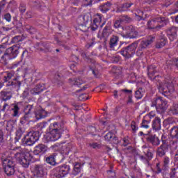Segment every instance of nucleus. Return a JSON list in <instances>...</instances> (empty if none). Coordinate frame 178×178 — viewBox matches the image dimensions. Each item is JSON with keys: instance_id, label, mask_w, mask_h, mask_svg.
Here are the masks:
<instances>
[{"instance_id": "obj_22", "label": "nucleus", "mask_w": 178, "mask_h": 178, "mask_svg": "<svg viewBox=\"0 0 178 178\" xmlns=\"http://www.w3.org/2000/svg\"><path fill=\"white\" fill-rule=\"evenodd\" d=\"M161 118L155 117L154 120L152 121V129L156 131H158L159 130H161Z\"/></svg>"}, {"instance_id": "obj_26", "label": "nucleus", "mask_w": 178, "mask_h": 178, "mask_svg": "<svg viewBox=\"0 0 178 178\" xmlns=\"http://www.w3.org/2000/svg\"><path fill=\"white\" fill-rule=\"evenodd\" d=\"M118 42H119V38L116 35H113L111 38L110 42H109L110 48L113 49V48H115L116 45H118Z\"/></svg>"}, {"instance_id": "obj_30", "label": "nucleus", "mask_w": 178, "mask_h": 178, "mask_svg": "<svg viewBox=\"0 0 178 178\" xmlns=\"http://www.w3.org/2000/svg\"><path fill=\"white\" fill-rule=\"evenodd\" d=\"M112 72L113 73L115 79H120L122 76V68L120 67H113Z\"/></svg>"}, {"instance_id": "obj_19", "label": "nucleus", "mask_w": 178, "mask_h": 178, "mask_svg": "<svg viewBox=\"0 0 178 178\" xmlns=\"http://www.w3.org/2000/svg\"><path fill=\"white\" fill-rule=\"evenodd\" d=\"M37 49L42 52H51V45L47 42H40L35 44Z\"/></svg>"}, {"instance_id": "obj_12", "label": "nucleus", "mask_w": 178, "mask_h": 178, "mask_svg": "<svg viewBox=\"0 0 178 178\" xmlns=\"http://www.w3.org/2000/svg\"><path fill=\"white\" fill-rule=\"evenodd\" d=\"M33 173L36 177L42 178L44 176H47V167L44 164H35Z\"/></svg>"}, {"instance_id": "obj_50", "label": "nucleus", "mask_w": 178, "mask_h": 178, "mask_svg": "<svg viewBox=\"0 0 178 178\" xmlns=\"http://www.w3.org/2000/svg\"><path fill=\"white\" fill-rule=\"evenodd\" d=\"M177 168H172L170 169V172L169 173L170 178H175L176 177V175L177 174Z\"/></svg>"}, {"instance_id": "obj_24", "label": "nucleus", "mask_w": 178, "mask_h": 178, "mask_svg": "<svg viewBox=\"0 0 178 178\" xmlns=\"http://www.w3.org/2000/svg\"><path fill=\"white\" fill-rule=\"evenodd\" d=\"M133 5H134V3H123L122 6H120L117 9V12H126V11L129 10V9H130V8H131V6H133Z\"/></svg>"}, {"instance_id": "obj_35", "label": "nucleus", "mask_w": 178, "mask_h": 178, "mask_svg": "<svg viewBox=\"0 0 178 178\" xmlns=\"http://www.w3.org/2000/svg\"><path fill=\"white\" fill-rule=\"evenodd\" d=\"M20 86H22V82L19 81H16V79L14 80V81H9L8 84L6 85L7 87H13L20 88Z\"/></svg>"}, {"instance_id": "obj_21", "label": "nucleus", "mask_w": 178, "mask_h": 178, "mask_svg": "<svg viewBox=\"0 0 178 178\" xmlns=\"http://www.w3.org/2000/svg\"><path fill=\"white\" fill-rule=\"evenodd\" d=\"M44 88V85L38 84L36 86H35V88L30 90V92L32 95H37V94H40V92H42Z\"/></svg>"}, {"instance_id": "obj_29", "label": "nucleus", "mask_w": 178, "mask_h": 178, "mask_svg": "<svg viewBox=\"0 0 178 178\" xmlns=\"http://www.w3.org/2000/svg\"><path fill=\"white\" fill-rule=\"evenodd\" d=\"M1 97L3 101H8V99L12 98V92L3 90L1 92Z\"/></svg>"}, {"instance_id": "obj_15", "label": "nucleus", "mask_w": 178, "mask_h": 178, "mask_svg": "<svg viewBox=\"0 0 178 178\" xmlns=\"http://www.w3.org/2000/svg\"><path fill=\"white\" fill-rule=\"evenodd\" d=\"M127 33L123 35L124 38H137L138 37V31H136V28L133 26L126 27Z\"/></svg>"}, {"instance_id": "obj_5", "label": "nucleus", "mask_w": 178, "mask_h": 178, "mask_svg": "<svg viewBox=\"0 0 178 178\" xmlns=\"http://www.w3.org/2000/svg\"><path fill=\"white\" fill-rule=\"evenodd\" d=\"M151 106H155L157 112L163 113L168 108V102L162 97H156L152 100Z\"/></svg>"}, {"instance_id": "obj_55", "label": "nucleus", "mask_w": 178, "mask_h": 178, "mask_svg": "<svg viewBox=\"0 0 178 178\" xmlns=\"http://www.w3.org/2000/svg\"><path fill=\"white\" fill-rule=\"evenodd\" d=\"M99 26V24H97V22H94L90 25V30L92 31H96V30H98V27Z\"/></svg>"}, {"instance_id": "obj_8", "label": "nucleus", "mask_w": 178, "mask_h": 178, "mask_svg": "<svg viewBox=\"0 0 178 178\" xmlns=\"http://www.w3.org/2000/svg\"><path fill=\"white\" fill-rule=\"evenodd\" d=\"M162 144L157 148L156 155L160 158L165 156L166 153L169 152V143H168V136L162 135L161 136Z\"/></svg>"}, {"instance_id": "obj_41", "label": "nucleus", "mask_w": 178, "mask_h": 178, "mask_svg": "<svg viewBox=\"0 0 178 178\" xmlns=\"http://www.w3.org/2000/svg\"><path fill=\"white\" fill-rule=\"evenodd\" d=\"M30 118H31L30 115L24 113V116L20 118L19 123H21V124H26V123L30 120Z\"/></svg>"}, {"instance_id": "obj_60", "label": "nucleus", "mask_w": 178, "mask_h": 178, "mask_svg": "<svg viewBox=\"0 0 178 178\" xmlns=\"http://www.w3.org/2000/svg\"><path fill=\"white\" fill-rule=\"evenodd\" d=\"M139 159L141 161H143V162H145V163H147V165H149V160H148V159L147 158V156H144L143 155H139Z\"/></svg>"}, {"instance_id": "obj_33", "label": "nucleus", "mask_w": 178, "mask_h": 178, "mask_svg": "<svg viewBox=\"0 0 178 178\" xmlns=\"http://www.w3.org/2000/svg\"><path fill=\"white\" fill-rule=\"evenodd\" d=\"M69 83L71 84V86H81L83 83V80L77 78H74V79H69Z\"/></svg>"}, {"instance_id": "obj_54", "label": "nucleus", "mask_w": 178, "mask_h": 178, "mask_svg": "<svg viewBox=\"0 0 178 178\" xmlns=\"http://www.w3.org/2000/svg\"><path fill=\"white\" fill-rule=\"evenodd\" d=\"M170 162V160L169 159V157L165 156L163 159V166L165 169H167V168H169Z\"/></svg>"}, {"instance_id": "obj_39", "label": "nucleus", "mask_w": 178, "mask_h": 178, "mask_svg": "<svg viewBox=\"0 0 178 178\" xmlns=\"http://www.w3.org/2000/svg\"><path fill=\"white\" fill-rule=\"evenodd\" d=\"M8 59H10V57H9L8 55L5 52L1 58L0 63L5 65H8Z\"/></svg>"}, {"instance_id": "obj_51", "label": "nucleus", "mask_w": 178, "mask_h": 178, "mask_svg": "<svg viewBox=\"0 0 178 178\" xmlns=\"http://www.w3.org/2000/svg\"><path fill=\"white\" fill-rule=\"evenodd\" d=\"M131 129H132L133 133H136L138 130V125L135 121H132L131 123Z\"/></svg>"}, {"instance_id": "obj_25", "label": "nucleus", "mask_w": 178, "mask_h": 178, "mask_svg": "<svg viewBox=\"0 0 178 178\" xmlns=\"http://www.w3.org/2000/svg\"><path fill=\"white\" fill-rule=\"evenodd\" d=\"M55 156H56L55 154H51L45 159V161L51 166H56L57 163Z\"/></svg>"}, {"instance_id": "obj_14", "label": "nucleus", "mask_w": 178, "mask_h": 178, "mask_svg": "<svg viewBox=\"0 0 178 178\" xmlns=\"http://www.w3.org/2000/svg\"><path fill=\"white\" fill-rule=\"evenodd\" d=\"M81 56H82V58H83V59L88 60V61H87L88 63H90V65H89L90 70H91L92 74H94V76H97V74H98V71L97 70V69H95V67H96L95 60L88 58V56H87V54L84 51H83L81 53Z\"/></svg>"}, {"instance_id": "obj_13", "label": "nucleus", "mask_w": 178, "mask_h": 178, "mask_svg": "<svg viewBox=\"0 0 178 178\" xmlns=\"http://www.w3.org/2000/svg\"><path fill=\"white\" fill-rule=\"evenodd\" d=\"M22 49V48L20 47L19 44H16L7 49L5 52L10 57V59H15Z\"/></svg>"}, {"instance_id": "obj_20", "label": "nucleus", "mask_w": 178, "mask_h": 178, "mask_svg": "<svg viewBox=\"0 0 178 178\" xmlns=\"http://www.w3.org/2000/svg\"><path fill=\"white\" fill-rule=\"evenodd\" d=\"M155 73H158V68H156V66L154 65H150L147 67V75L148 77L150 79V80H154L155 79ZM154 77V78H152Z\"/></svg>"}, {"instance_id": "obj_52", "label": "nucleus", "mask_w": 178, "mask_h": 178, "mask_svg": "<svg viewBox=\"0 0 178 178\" xmlns=\"http://www.w3.org/2000/svg\"><path fill=\"white\" fill-rule=\"evenodd\" d=\"M113 136L114 135L112 132H108L104 136V138L106 141H108V143H111V140H112Z\"/></svg>"}, {"instance_id": "obj_23", "label": "nucleus", "mask_w": 178, "mask_h": 178, "mask_svg": "<svg viewBox=\"0 0 178 178\" xmlns=\"http://www.w3.org/2000/svg\"><path fill=\"white\" fill-rule=\"evenodd\" d=\"M111 8H112V3L108 1L100 5L99 9L102 13H106V12H109V10H111Z\"/></svg>"}, {"instance_id": "obj_37", "label": "nucleus", "mask_w": 178, "mask_h": 178, "mask_svg": "<svg viewBox=\"0 0 178 178\" xmlns=\"http://www.w3.org/2000/svg\"><path fill=\"white\" fill-rule=\"evenodd\" d=\"M13 76H15V72H7L4 73V76H3V81L6 83V81H9V80H10V79H12L13 77Z\"/></svg>"}, {"instance_id": "obj_36", "label": "nucleus", "mask_w": 178, "mask_h": 178, "mask_svg": "<svg viewBox=\"0 0 178 178\" xmlns=\"http://www.w3.org/2000/svg\"><path fill=\"white\" fill-rule=\"evenodd\" d=\"M120 19L122 23H131L133 22V19L127 15H122Z\"/></svg>"}, {"instance_id": "obj_4", "label": "nucleus", "mask_w": 178, "mask_h": 178, "mask_svg": "<svg viewBox=\"0 0 178 178\" xmlns=\"http://www.w3.org/2000/svg\"><path fill=\"white\" fill-rule=\"evenodd\" d=\"M2 162L3 169L6 176H8V177L13 176V175H15V172H16V170L15 169L16 163H15L12 159H2Z\"/></svg>"}, {"instance_id": "obj_64", "label": "nucleus", "mask_w": 178, "mask_h": 178, "mask_svg": "<svg viewBox=\"0 0 178 178\" xmlns=\"http://www.w3.org/2000/svg\"><path fill=\"white\" fill-rule=\"evenodd\" d=\"M178 12V0L175 3V7L172 10V13H177Z\"/></svg>"}, {"instance_id": "obj_1", "label": "nucleus", "mask_w": 178, "mask_h": 178, "mask_svg": "<svg viewBox=\"0 0 178 178\" xmlns=\"http://www.w3.org/2000/svg\"><path fill=\"white\" fill-rule=\"evenodd\" d=\"M65 127L63 123L54 122L49 127V136H48L49 141H57L63 134V128Z\"/></svg>"}, {"instance_id": "obj_46", "label": "nucleus", "mask_w": 178, "mask_h": 178, "mask_svg": "<svg viewBox=\"0 0 178 178\" xmlns=\"http://www.w3.org/2000/svg\"><path fill=\"white\" fill-rule=\"evenodd\" d=\"M140 127L142 129H149V120L143 119L142 121V123L140 124Z\"/></svg>"}, {"instance_id": "obj_9", "label": "nucleus", "mask_w": 178, "mask_h": 178, "mask_svg": "<svg viewBox=\"0 0 178 178\" xmlns=\"http://www.w3.org/2000/svg\"><path fill=\"white\" fill-rule=\"evenodd\" d=\"M70 172V166L64 164L53 169V176L56 178L65 177Z\"/></svg>"}, {"instance_id": "obj_18", "label": "nucleus", "mask_w": 178, "mask_h": 178, "mask_svg": "<svg viewBox=\"0 0 178 178\" xmlns=\"http://www.w3.org/2000/svg\"><path fill=\"white\" fill-rule=\"evenodd\" d=\"M178 28L176 26H172L167 29V35L170 41H175L177 38Z\"/></svg>"}, {"instance_id": "obj_16", "label": "nucleus", "mask_w": 178, "mask_h": 178, "mask_svg": "<svg viewBox=\"0 0 178 178\" xmlns=\"http://www.w3.org/2000/svg\"><path fill=\"white\" fill-rule=\"evenodd\" d=\"M146 141L152 147H158L161 144V140L156 135H149L146 137Z\"/></svg>"}, {"instance_id": "obj_57", "label": "nucleus", "mask_w": 178, "mask_h": 178, "mask_svg": "<svg viewBox=\"0 0 178 178\" xmlns=\"http://www.w3.org/2000/svg\"><path fill=\"white\" fill-rule=\"evenodd\" d=\"M19 10L21 13H24V12H26V4H24V3H20Z\"/></svg>"}, {"instance_id": "obj_62", "label": "nucleus", "mask_w": 178, "mask_h": 178, "mask_svg": "<svg viewBox=\"0 0 178 178\" xmlns=\"http://www.w3.org/2000/svg\"><path fill=\"white\" fill-rule=\"evenodd\" d=\"M110 143L111 144H119V139L118 138V137H116V136H115V135H113Z\"/></svg>"}, {"instance_id": "obj_28", "label": "nucleus", "mask_w": 178, "mask_h": 178, "mask_svg": "<svg viewBox=\"0 0 178 178\" xmlns=\"http://www.w3.org/2000/svg\"><path fill=\"white\" fill-rule=\"evenodd\" d=\"M81 172V164L79 163H76L74 165V168L72 170V172H71V175L73 176H77L78 174Z\"/></svg>"}, {"instance_id": "obj_58", "label": "nucleus", "mask_w": 178, "mask_h": 178, "mask_svg": "<svg viewBox=\"0 0 178 178\" xmlns=\"http://www.w3.org/2000/svg\"><path fill=\"white\" fill-rule=\"evenodd\" d=\"M107 173H108V177L109 178L116 177V173L115 172V171H113L112 170L107 171Z\"/></svg>"}, {"instance_id": "obj_40", "label": "nucleus", "mask_w": 178, "mask_h": 178, "mask_svg": "<svg viewBox=\"0 0 178 178\" xmlns=\"http://www.w3.org/2000/svg\"><path fill=\"white\" fill-rule=\"evenodd\" d=\"M55 41H56L58 45H59L60 47H63V48H64V49H67V51L69 49H70V47H69V46L65 44V42H62L60 40H59V38H58L57 37H56L54 38Z\"/></svg>"}, {"instance_id": "obj_53", "label": "nucleus", "mask_w": 178, "mask_h": 178, "mask_svg": "<svg viewBox=\"0 0 178 178\" xmlns=\"http://www.w3.org/2000/svg\"><path fill=\"white\" fill-rule=\"evenodd\" d=\"M122 141H123V143H122L123 147H127V145H129V144H131L130 138H129V137L123 138Z\"/></svg>"}, {"instance_id": "obj_47", "label": "nucleus", "mask_w": 178, "mask_h": 178, "mask_svg": "<svg viewBox=\"0 0 178 178\" xmlns=\"http://www.w3.org/2000/svg\"><path fill=\"white\" fill-rule=\"evenodd\" d=\"M122 20L120 19V18H119V19H116L113 22V26L115 29H120V27H122V29H123V26H122Z\"/></svg>"}, {"instance_id": "obj_59", "label": "nucleus", "mask_w": 178, "mask_h": 178, "mask_svg": "<svg viewBox=\"0 0 178 178\" xmlns=\"http://www.w3.org/2000/svg\"><path fill=\"white\" fill-rule=\"evenodd\" d=\"M3 19L9 23L12 20V15H10V13H6L3 15Z\"/></svg>"}, {"instance_id": "obj_32", "label": "nucleus", "mask_w": 178, "mask_h": 178, "mask_svg": "<svg viewBox=\"0 0 178 178\" xmlns=\"http://www.w3.org/2000/svg\"><path fill=\"white\" fill-rule=\"evenodd\" d=\"M170 137H172V138L178 140V127L174 126L170 129Z\"/></svg>"}, {"instance_id": "obj_34", "label": "nucleus", "mask_w": 178, "mask_h": 178, "mask_svg": "<svg viewBox=\"0 0 178 178\" xmlns=\"http://www.w3.org/2000/svg\"><path fill=\"white\" fill-rule=\"evenodd\" d=\"M11 111H13V114L12 116L13 118H19V112H20V107H19V106L17 104H15L13 108L11 109Z\"/></svg>"}, {"instance_id": "obj_31", "label": "nucleus", "mask_w": 178, "mask_h": 178, "mask_svg": "<svg viewBox=\"0 0 178 178\" xmlns=\"http://www.w3.org/2000/svg\"><path fill=\"white\" fill-rule=\"evenodd\" d=\"M143 154H145V156H146V158L148 159V161H151V159H152L154 157V154L148 147L143 148Z\"/></svg>"}, {"instance_id": "obj_11", "label": "nucleus", "mask_w": 178, "mask_h": 178, "mask_svg": "<svg viewBox=\"0 0 178 178\" xmlns=\"http://www.w3.org/2000/svg\"><path fill=\"white\" fill-rule=\"evenodd\" d=\"M154 41H155V37L154 36H149L147 39L142 40L136 52L137 55L138 56L143 55V49H145V48L149 47Z\"/></svg>"}, {"instance_id": "obj_45", "label": "nucleus", "mask_w": 178, "mask_h": 178, "mask_svg": "<svg viewBox=\"0 0 178 178\" xmlns=\"http://www.w3.org/2000/svg\"><path fill=\"white\" fill-rule=\"evenodd\" d=\"M21 41H23V37L21 35H17L12 38L11 42L13 44H17L19 42H21Z\"/></svg>"}, {"instance_id": "obj_42", "label": "nucleus", "mask_w": 178, "mask_h": 178, "mask_svg": "<svg viewBox=\"0 0 178 178\" xmlns=\"http://www.w3.org/2000/svg\"><path fill=\"white\" fill-rule=\"evenodd\" d=\"M111 31V26H106L102 31V35L104 37V38H106L108 35H109V32Z\"/></svg>"}, {"instance_id": "obj_6", "label": "nucleus", "mask_w": 178, "mask_h": 178, "mask_svg": "<svg viewBox=\"0 0 178 178\" xmlns=\"http://www.w3.org/2000/svg\"><path fill=\"white\" fill-rule=\"evenodd\" d=\"M138 47V42H134L127 47H123L120 51V54L124 56L125 60L133 58L136 54V49Z\"/></svg>"}, {"instance_id": "obj_44", "label": "nucleus", "mask_w": 178, "mask_h": 178, "mask_svg": "<svg viewBox=\"0 0 178 178\" xmlns=\"http://www.w3.org/2000/svg\"><path fill=\"white\" fill-rule=\"evenodd\" d=\"M22 136H23V131L21 129V128H19L15 132V140L19 141V140L22 138Z\"/></svg>"}, {"instance_id": "obj_48", "label": "nucleus", "mask_w": 178, "mask_h": 178, "mask_svg": "<svg viewBox=\"0 0 178 178\" xmlns=\"http://www.w3.org/2000/svg\"><path fill=\"white\" fill-rule=\"evenodd\" d=\"M102 22V15L101 14H96L95 17L93 20L94 23H97V24H99Z\"/></svg>"}, {"instance_id": "obj_38", "label": "nucleus", "mask_w": 178, "mask_h": 178, "mask_svg": "<svg viewBox=\"0 0 178 178\" xmlns=\"http://www.w3.org/2000/svg\"><path fill=\"white\" fill-rule=\"evenodd\" d=\"M25 30L27 31L29 34H35V33H37V29L29 24L25 25Z\"/></svg>"}, {"instance_id": "obj_43", "label": "nucleus", "mask_w": 178, "mask_h": 178, "mask_svg": "<svg viewBox=\"0 0 178 178\" xmlns=\"http://www.w3.org/2000/svg\"><path fill=\"white\" fill-rule=\"evenodd\" d=\"M166 45V40L165 39H161L159 42H158L156 44V48L158 49H160V48H163Z\"/></svg>"}, {"instance_id": "obj_63", "label": "nucleus", "mask_w": 178, "mask_h": 178, "mask_svg": "<svg viewBox=\"0 0 178 178\" xmlns=\"http://www.w3.org/2000/svg\"><path fill=\"white\" fill-rule=\"evenodd\" d=\"M165 122L167 123V124H175L176 123V122H175V120H173V118H172L166 119Z\"/></svg>"}, {"instance_id": "obj_27", "label": "nucleus", "mask_w": 178, "mask_h": 178, "mask_svg": "<svg viewBox=\"0 0 178 178\" xmlns=\"http://www.w3.org/2000/svg\"><path fill=\"white\" fill-rule=\"evenodd\" d=\"M24 112L25 113V115H28V116H32L33 115V112H35V109L34 108V106L33 105H27L24 110Z\"/></svg>"}, {"instance_id": "obj_10", "label": "nucleus", "mask_w": 178, "mask_h": 178, "mask_svg": "<svg viewBox=\"0 0 178 178\" xmlns=\"http://www.w3.org/2000/svg\"><path fill=\"white\" fill-rule=\"evenodd\" d=\"M157 88L160 94H163L164 97H170L175 92V88H172L171 89L168 87V84L163 83L161 81H159L157 83Z\"/></svg>"}, {"instance_id": "obj_3", "label": "nucleus", "mask_w": 178, "mask_h": 178, "mask_svg": "<svg viewBox=\"0 0 178 178\" xmlns=\"http://www.w3.org/2000/svg\"><path fill=\"white\" fill-rule=\"evenodd\" d=\"M15 156L17 162H19V163H20V165H22L23 168H26L30 166V161L32 159H35L34 156H33V154H31V153L24 154V152L22 151L17 152L15 154Z\"/></svg>"}, {"instance_id": "obj_7", "label": "nucleus", "mask_w": 178, "mask_h": 178, "mask_svg": "<svg viewBox=\"0 0 178 178\" xmlns=\"http://www.w3.org/2000/svg\"><path fill=\"white\" fill-rule=\"evenodd\" d=\"M40 140V132L31 131L29 132L22 139L23 144L25 145H34Z\"/></svg>"}, {"instance_id": "obj_49", "label": "nucleus", "mask_w": 178, "mask_h": 178, "mask_svg": "<svg viewBox=\"0 0 178 178\" xmlns=\"http://www.w3.org/2000/svg\"><path fill=\"white\" fill-rule=\"evenodd\" d=\"M142 91H143V89L139 88L138 90L135 92V97L137 99H141V98H143V93L141 92Z\"/></svg>"}, {"instance_id": "obj_56", "label": "nucleus", "mask_w": 178, "mask_h": 178, "mask_svg": "<svg viewBox=\"0 0 178 178\" xmlns=\"http://www.w3.org/2000/svg\"><path fill=\"white\" fill-rule=\"evenodd\" d=\"M35 118L38 120H40V119H42V118H44V115H42V111H39L37 113H35Z\"/></svg>"}, {"instance_id": "obj_2", "label": "nucleus", "mask_w": 178, "mask_h": 178, "mask_svg": "<svg viewBox=\"0 0 178 178\" xmlns=\"http://www.w3.org/2000/svg\"><path fill=\"white\" fill-rule=\"evenodd\" d=\"M169 23V19L165 17L154 18L147 22V28L153 31H159L163 26Z\"/></svg>"}, {"instance_id": "obj_61", "label": "nucleus", "mask_w": 178, "mask_h": 178, "mask_svg": "<svg viewBox=\"0 0 178 178\" xmlns=\"http://www.w3.org/2000/svg\"><path fill=\"white\" fill-rule=\"evenodd\" d=\"M79 20H83V22L81 23L80 24H84V23H87V22H88V16L84 15L83 17H80L78 19V22Z\"/></svg>"}, {"instance_id": "obj_17", "label": "nucleus", "mask_w": 178, "mask_h": 178, "mask_svg": "<svg viewBox=\"0 0 178 178\" xmlns=\"http://www.w3.org/2000/svg\"><path fill=\"white\" fill-rule=\"evenodd\" d=\"M48 151V147L44 144H38L36 145L33 150V154L35 155H38V158H40V154H45Z\"/></svg>"}]
</instances>
